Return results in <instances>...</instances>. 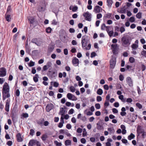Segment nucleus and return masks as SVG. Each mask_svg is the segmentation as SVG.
<instances>
[{"mask_svg":"<svg viewBox=\"0 0 146 146\" xmlns=\"http://www.w3.org/2000/svg\"><path fill=\"white\" fill-rule=\"evenodd\" d=\"M9 90V86L8 84L5 82L3 86L2 89V99L3 100H5L6 98H9L10 96Z\"/></svg>","mask_w":146,"mask_h":146,"instance_id":"obj_1","label":"nucleus"},{"mask_svg":"<svg viewBox=\"0 0 146 146\" xmlns=\"http://www.w3.org/2000/svg\"><path fill=\"white\" fill-rule=\"evenodd\" d=\"M132 39V37L129 35L123 36L121 39L122 46L125 47H128L130 45Z\"/></svg>","mask_w":146,"mask_h":146,"instance_id":"obj_2","label":"nucleus"},{"mask_svg":"<svg viewBox=\"0 0 146 146\" xmlns=\"http://www.w3.org/2000/svg\"><path fill=\"white\" fill-rule=\"evenodd\" d=\"M47 75L50 79H55L57 76V71L56 70L51 71H48Z\"/></svg>","mask_w":146,"mask_h":146,"instance_id":"obj_3","label":"nucleus"},{"mask_svg":"<svg viewBox=\"0 0 146 146\" xmlns=\"http://www.w3.org/2000/svg\"><path fill=\"white\" fill-rule=\"evenodd\" d=\"M83 15L85 17V19L88 21H91V14L88 11H87L86 13H84Z\"/></svg>","mask_w":146,"mask_h":146,"instance_id":"obj_4","label":"nucleus"},{"mask_svg":"<svg viewBox=\"0 0 146 146\" xmlns=\"http://www.w3.org/2000/svg\"><path fill=\"white\" fill-rule=\"evenodd\" d=\"M6 69L4 67L0 68V77H3L5 76L6 74Z\"/></svg>","mask_w":146,"mask_h":146,"instance_id":"obj_5","label":"nucleus"},{"mask_svg":"<svg viewBox=\"0 0 146 146\" xmlns=\"http://www.w3.org/2000/svg\"><path fill=\"white\" fill-rule=\"evenodd\" d=\"M126 82L130 87H132L133 86V82L131 78L130 77L128 76L126 78Z\"/></svg>","mask_w":146,"mask_h":146,"instance_id":"obj_6","label":"nucleus"},{"mask_svg":"<svg viewBox=\"0 0 146 146\" xmlns=\"http://www.w3.org/2000/svg\"><path fill=\"white\" fill-rule=\"evenodd\" d=\"M111 48L112 49V52L113 54H115L117 51V44H113L111 45Z\"/></svg>","mask_w":146,"mask_h":146,"instance_id":"obj_7","label":"nucleus"},{"mask_svg":"<svg viewBox=\"0 0 146 146\" xmlns=\"http://www.w3.org/2000/svg\"><path fill=\"white\" fill-rule=\"evenodd\" d=\"M116 60L114 58H112L110 60V68L112 69L114 68L116 64Z\"/></svg>","mask_w":146,"mask_h":146,"instance_id":"obj_8","label":"nucleus"},{"mask_svg":"<svg viewBox=\"0 0 146 146\" xmlns=\"http://www.w3.org/2000/svg\"><path fill=\"white\" fill-rule=\"evenodd\" d=\"M10 102V98L8 99L6 101L5 110L7 112H9V111Z\"/></svg>","mask_w":146,"mask_h":146,"instance_id":"obj_9","label":"nucleus"},{"mask_svg":"<svg viewBox=\"0 0 146 146\" xmlns=\"http://www.w3.org/2000/svg\"><path fill=\"white\" fill-rule=\"evenodd\" d=\"M67 97L68 99L70 100H77V98H76L74 95H73L72 94L70 93H68L67 94Z\"/></svg>","mask_w":146,"mask_h":146,"instance_id":"obj_10","label":"nucleus"},{"mask_svg":"<svg viewBox=\"0 0 146 146\" xmlns=\"http://www.w3.org/2000/svg\"><path fill=\"white\" fill-rule=\"evenodd\" d=\"M88 43V40L86 39L85 38H84V36H82V38L81 43L82 47L83 48L85 47L87 45V43Z\"/></svg>","mask_w":146,"mask_h":146,"instance_id":"obj_11","label":"nucleus"},{"mask_svg":"<svg viewBox=\"0 0 146 146\" xmlns=\"http://www.w3.org/2000/svg\"><path fill=\"white\" fill-rule=\"evenodd\" d=\"M54 107L53 105L51 103L48 104L46 107V111L48 112L50 111L53 109Z\"/></svg>","mask_w":146,"mask_h":146,"instance_id":"obj_12","label":"nucleus"},{"mask_svg":"<svg viewBox=\"0 0 146 146\" xmlns=\"http://www.w3.org/2000/svg\"><path fill=\"white\" fill-rule=\"evenodd\" d=\"M72 63L75 66H77L79 64V60L78 58L74 57L72 60Z\"/></svg>","mask_w":146,"mask_h":146,"instance_id":"obj_13","label":"nucleus"},{"mask_svg":"<svg viewBox=\"0 0 146 146\" xmlns=\"http://www.w3.org/2000/svg\"><path fill=\"white\" fill-rule=\"evenodd\" d=\"M144 130L142 128L141 126H138L137 129V132L138 135L137 136H139L140 134V133L142 132Z\"/></svg>","mask_w":146,"mask_h":146,"instance_id":"obj_14","label":"nucleus"},{"mask_svg":"<svg viewBox=\"0 0 146 146\" xmlns=\"http://www.w3.org/2000/svg\"><path fill=\"white\" fill-rule=\"evenodd\" d=\"M100 9H102L101 7L97 5L94 8L93 11L96 13H99L100 12Z\"/></svg>","mask_w":146,"mask_h":146,"instance_id":"obj_15","label":"nucleus"},{"mask_svg":"<svg viewBox=\"0 0 146 146\" xmlns=\"http://www.w3.org/2000/svg\"><path fill=\"white\" fill-rule=\"evenodd\" d=\"M17 141L18 142H21L23 141V139L21 137V135L20 133L17 134L16 136Z\"/></svg>","mask_w":146,"mask_h":146,"instance_id":"obj_16","label":"nucleus"},{"mask_svg":"<svg viewBox=\"0 0 146 146\" xmlns=\"http://www.w3.org/2000/svg\"><path fill=\"white\" fill-rule=\"evenodd\" d=\"M36 140L31 139L30 140L28 144V146H33L36 144Z\"/></svg>","mask_w":146,"mask_h":146,"instance_id":"obj_17","label":"nucleus"},{"mask_svg":"<svg viewBox=\"0 0 146 146\" xmlns=\"http://www.w3.org/2000/svg\"><path fill=\"white\" fill-rule=\"evenodd\" d=\"M112 14L111 13H108L105 14L104 17V19H106L107 18L111 19L112 17Z\"/></svg>","mask_w":146,"mask_h":146,"instance_id":"obj_18","label":"nucleus"},{"mask_svg":"<svg viewBox=\"0 0 146 146\" xmlns=\"http://www.w3.org/2000/svg\"><path fill=\"white\" fill-rule=\"evenodd\" d=\"M113 3L112 0H107V6L110 8H111Z\"/></svg>","mask_w":146,"mask_h":146,"instance_id":"obj_19","label":"nucleus"},{"mask_svg":"<svg viewBox=\"0 0 146 146\" xmlns=\"http://www.w3.org/2000/svg\"><path fill=\"white\" fill-rule=\"evenodd\" d=\"M39 78L38 75V74H35V76L33 77V80L35 82H37L38 81V78Z\"/></svg>","mask_w":146,"mask_h":146,"instance_id":"obj_20","label":"nucleus"},{"mask_svg":"<svg viewBox=\"0 0 146 146\" xmlns=\"http://www.w3.org/2000/svg\"><path fill=\"white\" fill-rule=\"evenodd\" d=\"M65 111L64 110V108H62L60 109V111L59 114L61 115L62 116H64V114L65 113Z\"/></svg>","mask_w":146,"mask_h":146,"instance_id":"obj_21","label":"nucleus"},{"mask_svg":"<svg viewBox=\"0 0 146 146\" xmlns=\"http://www.w3.org/2000/svg\"><path fill=\"white\" fill-rule=\"evenodd\" d=\"M135 137V135L133 133H131L130 135L128 136L127 138L129 140H130L132 139H133Z\"/></svg>","mask_w":146,"mask_h":146,"instance_id":"obj_22","label":"nucleus"},{"mask_svg":"<svg viewBox=\"0 0 146 146\" xmlns=\"http://www.w3.org/2000/svg\"><path fill=\"white\" fill-rule=\"evenodd\" d=\"M29 117L28 114L27 113H23L21 115V118H27Z\"/></svg>","mask_w":146,"mask_h":146,"instance_id":"obj_23","label":"nucleus"},{"mask_svg":"<svg viewBox=\"0 0 146 146\" xmlns=\"http://www.w3.org/2000/svg\"><path fill=\"white\" fill-rule=\"evenodd\" d=\"M52 84H53V86L55 87H58L59 85L58 83L56 82H50V84L52 85Z\"/></svg>","mask_w":146,"mask_h":146,"instance_id":"obj_24","label":"nucleus"},{"mask_svg":"<svg viewBox=\"0 0 146 146\" xmlns=\"http://www.w3.org/2000/svg\"><path fill=\"white\" fill-rule=\"evenodd\" d=\"M103 93L102 90L100 88H99L97 92V93L99 95H101Z\"/></svg>","mask_w":146,"mask_h":146,"instance_id":"obj_25","label":"nucleus"},{"mask_svg":"<svg viewBox=\"0 0 146 146\" xmlns=\"http://www.w3.org/2000/svg\"><path fill=\"white\" fill-rule=\"evenodd\" d=\"M71 141L70 140H67L65 141V144L66 146L70 145L71 144Z\"/></svg>","mask_w":146,"mask_h":146,"instance_id":"obj_26","label":"nucleus"},{"mask_svg":"<svg viewBox=\"0 0 146 146\" xmlns=\"http://www.w3.org/2000/svg\"><path fill=\"white\" fill-rule=\"evenodd\" d=\"M52 31V29L50 27H48L46 28V32L47 33H50Z\"/></svg>","mask_w":146,"mask_h":146,"instance_id":"obj_27","label":"nucleus"},{"mask_svg":"<svg viewBox=\"0 0 146 146\" xmlns=\"http://www.w3.org/2000/svg\"><path fill=\"white\" fill-rule=\"evenodd\" d=\"M28 65L29 67H32L35 65V62L31 60L28 63Z\"/></svg>","mask_w":146,"mask_h":146,"instance_id":"obj_28","label":"nucleus"},{"mask_svg":"<svg viewBox=\"0 0 146 146\" xmlns=\"http://www.w3.org/2000/svg\"><path fill=\"white\" fill-rule=\"evenodd\" d=\"M129 61L131 63H133L135 62V58L132 57H130L129 59Z\"/></svg>","mask_w":146,"mask_h":146,"instance_id":"obj_29","label":"nucleus"},{"mask_svg":"<svg viewBox=\"0 0 146 146\" xmlns=\"http://www.w3.org/2000/svg\"><path fill=\"white\" fill-rule=\"evenodd\" d=\"M47 137V135L46 134L43 135L41 137V138L43 141H45Z\"/></svg>","mask_w":146,"mask_h":146,"instance_id":"obj_30","label":"nucleus"},{"mask_svg":"<svg viewBox=\"0 0 146 146\" xmlns=\"http://www.w3.org/2000/svg\"><path fill=\"white\" fill-rule=\"evenodd\" d=\"M138 44H133L131 45V48L133 49H136L138 47Z\"/></svg>","mask_w":146,"mask_h":146,"instance_id":"obj_31","label":"nucleus"},{"mask_svg":"<svg viewBox=\"0 0 146 146\" xmlns=\"http://www.w3.org/2000/svg\"><path fill=\"white\" fill-rule=\"evenodd\" d=\"M69 89L72 92H74L76 90L75 88L73 86L70 87Z\"/></svg>","mask_w":146,"mask_h":146,"instance_id":"obj_32","label":"nucleus"},{"mask_svg":"<svg viewBox=\"0 0 146 146\" xmlns=\"http://www.w3.org/2000/svg\"><path fill=\"white\" fill-rule=\"evenodd\" d=\"M142 13L141 12H139L136 15V17L139 19L141 18V17Z\"/></svg>","mask_w":146,"mask_h":146,"instance_id":"obj_33","label":"nucleus"},{"mask_svg":"<svg viewBox=\"0 0 146 146\" xmlns=\"http://www.w3.org/2000/svg\"><path fill=\"white\" fill-rule=\"evenodd\" d=\"M141 54L143 56L146 58V50H143L141 51Z\"/></svg>","mask_w":146,"mask_h":146,"instance_id":"obj_34","label":"nucleus"},{"mask_svg":"<svg viewBox=\"0 0 146 146\" xmlns=\"http://www.w3.org/2000/svg\"><path fill=\"white\" fill-rule=\"evenodd\" d=\"M49 68L46 65H44L43 67L42 70V71L43 72L44 71H45Z\"/></svg>","mask_w":146,"mask_h":146,"instance_id":"obj_35","label":"nucleus"},{"mask_svg":"<svg viewBox=\"0 0 146 146\" xmlns=\"http://www.w3.org/2000/svg\"><path fill=\"white\" fill-rule=\"evenodd\" d=\"M97 129L99 130H102L103 129V127L101 125H98V123L97 124Z\"/></svg>","mask_w":146,"mask_h":146,"instance_id":"obj_36","label":"nucleus"},{"mask_svg":"<svg viewBox=\"0 0 146 146\" xmlns=\"http://www.w3.org/2000/svg\"><path fill=\"white\" fill-rule=\"evenodd\" d=\"M136 106L139 109H141L142 108V105L140 103H137L136 104Z\"/></svg>","mask_w":146,"mask_h":146,"instance_id":"obj_37","label":"nucleus"},{"mask_svg":"<svg viewBox=\"0 0 146 146\" xmlns=\"http://www.w3.org/2000/svg\"><path fill=\"white\" fill-rule=\"evenodd\" d=\"M54 143L56 145V146H61L62 145L61 143L58 142L57 141H54Z\"/></svg>","mask_w":146,"mask_h":146,"instance_id":"obj_38","label":"nucleus"},{"mask_svg":"<svg viewBox=\"0 0 146 146\" xmlns=\"http://www.w3.org/2000/svg\"><path fill=\"white\" fill-rule=\"evenodd\" d=\"M120 12L122 13H125L126 11L125 9L122 8L120 9Z\"/></svg>","mask_w":146,"mask_h":146,"instance_id":"obj_39","label":"nucleus"},{"mask_svg":"<svg viewBox=\"0 0 146 146\" xmlns=\"http://www.w3.org/2000/svg\"><path fill=\"white\" fill-rule=\"evenodd\" d=\"M129 21L131 23H133L135 21V19L133 17H131L129 19Z\"/></svg>","mask_w":146,"mask_h":146,"instance_id":"obj_40","label":"nucleus"},{"mask_svg":"<svg viewBox=\"0 0 146 146\" xmlns=\"http://www.w3.org/2000/svg\"><path fill=\"white\" fill-rule=\"evenodd\" d=\"M42 44V41H40L38 40L37 42L35 44L38 46H40Z\"/></svg>","mask_w":146,"mask_h":146,"instance_id":"obj_41","label":"nucleus"},{"mask_svg":"<svg viewBox=\"0 0 146 146\" xmlns=\"http://www.w3.org/2000/svg\"><path fill=\"white\" fill-rule=\"evenodd\" d=\"M10 16H11L10 15H7V16L6 17V20L8 22H10Z\"/></svg>","mask_w":146,"mask_h":146,"instance_id":"obj_42","label":"nucleus"},{"mask_svg":"<svg viewBox=\"0 0 146 146\" xmlns=\"http://www.w3.org/2000/svg\"><path fill=\"white\" fill-rule=\"evenodd\" d=\"M38 41L37 39L36 38H34L31 40V42L32 43H34L35 44Z\"/></svg>","mask_w":146,"mask_h":146,"instance_id":"obj_43","label":"nucleus"},{"mask_svg":"<svg viewBox=\"0 0 146 146\" xmlns=\"http://www.w3.org/2000/svg\"><path fill=\"white\" fill-rule=\"evenodd\" d=\"M108 33L109 36L110 37L112 36L113 34V31H111L108 32Z\"/></svg>","mask_w":146,"mask_h":146,"instance_id":"obj_44","label":"nucleus"},{"mask_svg":"<svg viewBox=\"0 0 146 146\" xmlns=\"http://www.w3.org/2000/svg\"><path fill=\"white\" fill-rule=\"evenodd\" d=\"M35 90V88L33 87L32 86H31L29 88H28L27 89V90L28 91H31L33 90Z\"/></svg>","mask_w":146,"mask_h":146,"instance_id":"obj_45","label":"nucleus"},{"mask_svg":"<svg viewBox=\"0 0 146 146\" xmlns=\"http://www.w3.org/2000/svg\"><path fill=\"white\" fill-rule=\"evenodd\" d=\"M119 78L120 81H122L124 79V77L123 75H122L120 74L119 76Z\"/></svg>","mask_w":146,"mask_h":146,"instance_id":"obj_46","label":"nucleus"},{"mask_svg":"<svg viewBox=\"0 0 146 146\" xmlns=\"http://www.w3.org/2000/svg\"><path fill=\"white\" fill-rule=\"evenodd\" d=\"M95 106L97 109H100V105L99 103L96 104L95 105Z\"/></svg>","mask_w":146,"mask_h":146,"instance_id":"obj_47","label":"nucleus"},{"mask_svg":"<svg viewBox=\"0 0 146 146\" xmlns=\"http://www.w3.org/2000/svg\"><path fill=\"white\" fill-rule=\"evenodd\" d=\"M46 65L49 68L51 66L52 64L50 62L48 61Z\"/></svg>","mask_w":146,"mask_h":146,"instance_id":"obj_48","label":"nucleus"},{"mask_svg":"<svg viewBox=\"0 0 146 146\" xmlns=\"http://www.w3.org/2000/svg\"><path fill=\"white\" fill-rule=\"evenodd\" d=\"M120 31L121 33H122L123 32L125 31V29L124 27H121L120 28Z\"/></svg>","mask_w":146,"mask_h":146,"instance_id":"obj_49","label":"nucleus"},{"mask_svg":"<svg viewBox=\"0 0 146 146\" xmlns=\"http://www.w3.org/2000/svg\"><path fill=\"white\" fill-rule=\"evenodd\" d=\"M97 101L98 102H100L102 100V98L101 96H98L97 97Z\"/></svg>","mask_w":146,"mask_h":146,"instance_id":"obj_50","label":"nucleus"},{"mask_svg":"<svg viewBox=\"0 0 146 146\" xmlns=\"http://www.w3.org/2000/svg\"><path fill=\"white\" fill-rule=\"evenodd\" d=\"M20 92L19 89H17L16 90V92H15V94L17 96H19L20 95Z\"/></svg>","mask_w":146,"mask_h":146,"instance_id":"obj_51","label":"nucleus"},{"mask_svg":"<svg viewBox=\"0 0 146 146\" xmlns=\"http://www.w3.org/2000/svg\"><path fill=\"white\" fill-rule=\"evenodd\" d=\"M44 121V119H42L41 121V119H40V121L38 122L37 123L39 125H41L42 123Z\"/></svg>","mask_w":146,"mask_h":146,"instance_id":"obj_52","label":"nucleus"},{"mask_svg":"<svg viewBox=\"0 0 146 146\" xmlns=\"http://www.w3.org/2000/svg\"><path fill=\"white\" fill-rule=\"evenodd\" d=\"M29 21L30 23L31 24H32L33 23L34 21V19L32 18V19H29Z\"/></svg>","mask_w":146,"mask_h":146,"instance_id":"obj_53","label":"nucleus"},{"mask_svg":"<svg viewBox=\"0 0 146 146\" xmlns=\"http://www.w3.org/2000/svg\"><path fill=\"white\" fill-rule=\"evenodd\" d=\"M91 47V44L90 43H89L88 44L87 46L85 48V49L86 50H89L90 49Z\"/></svg>","mask_w":146,"mask_h":146,"instance_id":"obj_54","label":"nucleus"},{"mask_svg":"<svg viewBox=\"0 0 146 146\" xmlns=\"http://www.w3.org/2000/svg\"><path fill=\"white\" fill-rule=\"evenodd\" d=\"M69 81V78L68 77L66 78L63 81V82L64 83H66Z\"/></svg>","mask_w":146,"mask_h":146,"instance_id":"obj_55","label":"nucleus"},{"mask_svg":"<svg viewBox=\"0 0 146 146\" xmlns=\"http://www.w3.org/2000/svg\"><path fill=\"white\" fill-rule=\"evenodd\" d=\"M80 141L82 143L84 144L86 143V140L85 138H82L81 139Z\"/></svg>","mask_w":146,"mask_h":146,"instance_id":"obj_56","label":"nucleus"},{"mask_svg":"<svg viewBox=\"0 0 146 146\" xmlns=\"http://www.w3.org/2000/svg\"><path fill=\"white\" fill-rule=\"evenodd\" d=\"M11 10V5H9L7 9V11L6 13H8L9 12H10Z\"/></svg>","mask_w":146,"mask_h":146,"instance_id":"obj_57","label":"nucleus"},{"mask_svg":"<svg viewBox=\"0 0 146 146\" xmlns=\"http://www.w3.org/2000/svg\"><path fill=\"white\" fill-rule=\"evenodd\" d=\"M34 132L35 131L33 129H31L30 130V132L29 133V134L30 135L33 136V135Z\"/></svg>","mask_w":146,"mask_h":146,"instance_id":"obj_58","label":"nucleus"},{"mask_svg":"<svg viewBox=\"0 0 146 146\" xmlns=\"http://www.w3.org/2000/svg\"><path fill=\"white\" fill-rule=\"evenodd\" d=\"M36 69H35V67H33L32 68V71H31L32 73L33 74H35V73H36Z\"/></svg>","mask_w":146,"mask_h":146,"instance_id":"obj_59","label":"nucleus"},{"mask_svg":"<svg viewBox=\"0 0 146 146\" xmlns=\"http://www.w3.org/2000/svg\"><path fill=\"white\" fill-rule=\"evenodd\" d=\"M106 26L105 25V24L103 23V24L101 26V29L102 30H104L106 28Z\"/></svg>","mask_w":146,"mask_h":146,"instance_id":"obj_60","label":"nucleus"},{"mask_svg":"<svg viewBox=\"0 0 146 146\" xmlns=\"http://www.w3.org/2000/svg\"><path fill=\"white\" fill-rule=\"evenodd\" d=\"M96 55V53L95 52H92L91 54V57L92 58L95 56Z\"/></svg>","mask_w":146,"mask_h":146,"instance_id":"obj_61","label":"nucleus"},{"mask_svg":"<svg viewBox=\"0 0 146 146\" xmlns=\"http://www.w3.org/2000/svg\"><path fill=\"white\" fill-rule=\"evenodd\" d=\"M78 8L77 6L74 7L72 9V11L73 12H75L78 9Z\"/></svg>","mask_w":146,"mask_h":146,"instance_id":"obj_62","label":"nucleus"},{"mask_svg":"<svg viewBox=\"0 0 146 146\" xmlns=\"http://www.w3.org/2000/svg\"><path fill=\"white\" fill-rule=\"evenodd\" d=\"M74 112V110L73 109H71L68 111V113L69 114H72Z\"/></svg>","mask_w":146,"mask_h":146,"instance_id":"obj_63","label":"nucleus"},{"mask_svg":"<svg viewBox=\"0 0 146 146\" xmlns=\"http://www.w3.org/2000/svg\"><path fill=\"white\" fill-rule=\"evenodd\" d=\"M102 15L101 13H99L97 15V18L100 19L102 17Z\"/></svg>","mask_w":146,"mask_h":146,"instance_id":"obj_64","label":"nucleus"}]
</instances>
